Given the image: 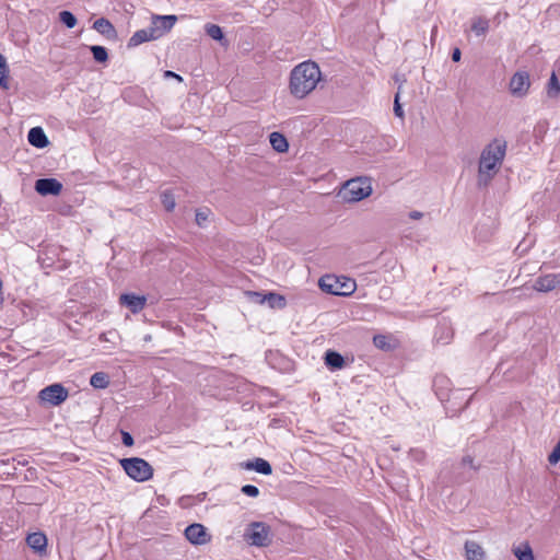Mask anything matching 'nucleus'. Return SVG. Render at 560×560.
Listing matches in <instances>:
<instances>
[{
	"label": "nucleus",
	"instance_id": "nucleus-1",
	"mask_svg": "<svg viewBox=\"0 0 560 560\" xmlns=\"http://www.w3.org/2000/svg\"><path fill=\"white\" fill-rule=\"evenodd\" d=\"M508 143L504 139L495 138L481 151L478 161L477 186L487 187L500 172L506 154Z\"/></svg>",
	"mask_w": 560,
	"mask_h": 560
},
{
	"label": "nucleus",
	"instance_id": "nucleus-2",
	"mask_svg": "<svg viewBox=\"0 0 560 560\" xmlns=\"http://www.w3.org/2000/svg\"><path fill=\"white\" fill-rule=\"evenodd\" d=\"M322 73L313 61H304L295 66L290 74V92L298 98L310 94L318 84Z\"/></svg>",
	"mask_w": 560,
	"mask_h": 560
},
{
	"label": "nucleus",
	"instance_id": "nucleus-3",
	"mask_svg": "<svg viewBox=\"0 0 560 560\" xmlns=\"http://www.w3.org/2000/svg\"><path fill=\"white\" fill-rule=\"evenodd\" d=\"M355 282L352 279L336 276H324L319 279V288L334 295H349L355 290Z\"/></svg>",
	"mask_w": 560,
	"mask_h": 560
},
{
	"label": "nucleus",
	"instance_id": "nucleus-4",
	"mask_svg": "<svg viewBox=\"0 0 560 560\" xmlns=\"http://www.w3.org/2000/svg\"><path fill=\"white\" fill-rule=\"evenodd\" d=\"M120 465L125 472L133 480L142 482L152 478L153 468L144 459L139 457L124 458Z\"/></svg>",
	"mask_w": 560,
	"mask_h": 560
},
{
	"label": "nucleus",
	"instance_id": "nucleus-5",
	"mask_svg": "<svg viewBox=\"0 0 560 560\" xmlns=\"http://www.w3.org/2000/svg\"><path fill=\"white\" fill-rule=\"evenodd\" d=\"M244 537L247 542L256 547H267L272 541L271 528L264 522L250 523L244 533Z\"/></svg>",
	"mask_w": 560,
	"mask_h": 560
},
{
	"label": "nucleus",
	"instance_id": "nucleus-6",
	"mask_svg": "<svg viewBox=\"0 0 560 560\" xmlns=\"http://www.w3.org/2000/svg\"><path fill=\"white\" fill-rule=\"evenodd\" d=\"M372 192V187L366 178H354L348 180L342 190V197L349 202L360 201L369 197Z\"/></svg>",
	"mask_w": 560,
	"mask_h": 560
},
{
	"label": "nucleus",
	"instance_id": "nucleus-7",
	"mask_svg": "<svg viewBox=\"0 0 560 560\" xmlns=\"http://www.w3.org/2000/svg\"><path fill=\"white\" fill-rule=\"evenodd\" d=\"M530 88L529 74L526 71H517L509 83V90L514 97H525Z\"/></svg>",
	"mask_w": 560,
	"mask_h": 560
},
{
	"label": "nucleus",
	"instance_id": "nucleus-8",
	"mask_svg": "<svg viewBox=\"0 0 560 560\" xmlns=\"http://www.w3.org/2000/svg\"><path fill=\"white\" fill-rule=\"evenodd\" d=\"M68 390L61 384H52L39 392V398L52 406H58L68 398Z\"/></svg>",
	"mask_w": 560,
	"mask_h": 560
},
{
	"label": "nucleus",
	"instance_id": "nucleus-9",
	"mask_svg": "<svg viewBox=\"0 0 560 560\" xmlns=\"http://www.w3.org/2000/svg\"><path fill=\"white\" fill-rule=\"evenodd\" d=\"M177 21L176 15H154L150 25L156 39L170 32Z\"/></svg>",
	"mask_w": 560,
	"mask_h": 560
},
{
	"label": "nucleus",
	"instance_id": "nucleus-10",
	"mask_svg": "<svg viewBox=\"0 0 560 560\" xmlns=\"http://www.w3.org/2000/svg\"><path fill=\"white\" fill-rule=\"evenodd\" d=\"M185 537L192 545H206L211 539L207 528L199 523H194L187 526L185 529Z\"/></svg>",
	"mask_w": 560,
	"mask_h": 560
},
{
	"label": "nucleus",
	"instance_id": "nucleus-11",
	"mask_svg": "<svg viewBox=\"0 0 560 560\" xmlns=\"http://www.w3.org/2000/svg\"><path fill=\"white\" fill-rule=\"evenodd\" d=\"M533 288L536 291L544 293L560 289V273H547L539 276L535 280Z\"/></svg>",
	"mask_w": 560,
	"mask_h": 560
},
{
	"label": "nucleus",
	"instance_id": "nucleus-12",
	"mask_svg": "<svg viewBox=\"0 0 560 560\" xmlns=\"http://www.w3.org/2000/svg\"><path fill=\"white\" fill-rule=\"evenodd\" d=\"M119 304L130 310L132 314H138L147 305L145 295H137L135 293H124L119 296Z\"/></svg>",
	"mask_w": 560,
	"mask_h": 560
},
{
	"label": "nucleus",
	"instance_id": "nucleus-13",
	"mask_svg": "<svg viewBox=\"0 0 560 560\" xmlns=\"http://www.w3.org/2000/svg\"><path fill=\"white\" fill-rule=\"evenodd\" d=\"M35 190L42 196H58L62 190V184L55 178H40L35 183Z\"/></svg>",
	"mask_w": 560,
	"mask_h": 560
},
{
	"label": "nucleus",
	"instance_id": "nucleus-14",
	"mask_svg": "<svg viewBox=\"0 0 560 560\" xmlns=\"http://www.w3.org/2000/svg\"><path fill=\"white\" fill-rule=\"evenodd\" d=\"M249 295L257 303L264 304L265 302H268V304L271 307H283L285 304L284 298L277 293H268V294L261 295L260 293H257V292H249Z\"/></svg>",
	"mask_w": 560,
	"mask_h": 560
},
{
	"label": "nucleus",
	"instance_id": "nucleus-15",
	"mask_svg": "<svg viewBox=\"0 0 560 560\" xmlns=\"http://www.w3.org/2000/svg\"><path fill=\"white\" fill-rule=\"evenodd\" d=\"M464 549L467 560H487L486 551L474 540H467L464 545Z\"/></svg>",
	"mask_w": 560,
	"mask_h": 560
},
{
	"label": "nucleus",
	"instance_id": "nucleus-16",
	"mask_svg": "<svg viewBox=\"0 0 560 560\" xmlns=\"http://www.w3.org/2000/svg\"><path fill=\"white\" fill-rule=\"evenodd\" d=\"M156 37L154 36L151 27L142 28L133 33V35L128 40V47H137L143 43L155 40Z\"/></svg>",
	"mask_w": 560,
	"mask_h": 560
},
{
	"label": "nucleus",
	"instance_id": "nucleus-17",
	"mask_svg": "<svg viewBox=\"0 0 560 560\" xmlns=\"http://www.w3.org/2000/svg\"><path fill=\"white\" fill-rule=\"evenodd\" d=\"M28 142L38 149H43L48 145L49 141L44 130L40 127H34L28 131Z\"/></svg>",
	"mask_w": 560,
	"mask_h": 560
},
{
	"label": "nucleus",
	"instance_id": "nucleus-18",
	"mask_svg": "<svg viewBox=\"0 0 560 560\" xmlns=\"http://www.w3.org/2000/svg\"><path fill=\"white\" fill-rule=\"evenodd\" d=\"M93 28L107 38H114L116 36L114 25L105 18L97 19L93 23Z\"/></svg>",
	"mask_w": 560,
	"mask_h": 560
},
{
	"label": "nucleus",
	"instance_id": "nucleus-19",
	"mask_svg": "<svg viewBox=\"0 0 560 560\" xmlns=\"http://www.w3.org/2000/svg\"><path fill=\"white\" fill-rule=\"evenodd\" d=\"M453 335H454L453 328L446 322H443V323H440L436 328L435 339L438 342L447 345L452 340Z\"/></svg>",
	"mask_w": 560,
	"mask_h": 560
},
{
	"label": "nucleus",
	"instance_id": "nucleus-20",
	"mask_svg": "<svg viewBox=\"0 0 560 560\" xmlns=\"http://www.w3.org/2000/svg\"><path fill=\"white\" fill-rule=\"evenodd\" d=\"M26 542L32 549L43 551L47 546V538L43 533H33L27 536Z\"/></svg>",
	"mask_w": 560,
	"mask_h": 560
},
{
	"label": "nucleus",
	"instance_id": "nucleus-21",
	"mask_svg": "<svg viewBox=\"0 0 560 560\" xmlns=\"http://www.w3.org/2000/svg\"><path fill=\"white\" fill-rule=\"evenodd\" d=\"M325 364L331 370L342 369L345 365V359L340 353L328 350L325 353Z\"/></svg>",
	"mask_w": 560,
	"mask_h": 560
},
{
	"label": "nucleus",
	"instance_id": "nucleus-22",
	"mask_svg": "<svg viewBox=\"0 0 560 560\" xmlns=\"http://www.w3.org/2000/svg\"><path fill=\"white\" fill-rule=\"evenodd\" d=\"M245 468L256 470L262 475H270L272 472L271 465L264 458H256L253 462H247L245 464Z\"/></svg>",
	"mask_w": 560,
	"mask_h": 560
},
{
	"label": "nucleus",
	"instance_id": "nucleus-23",
	"mask_svg": "<svg viewBox=\"0 0 560 560\" xmlns=\"http://www.w3.org/2000/svg\"><path fill=\"white\" fill-rule=\"evenodd\" d=\"M270 144L279 153L288 151L289 144L285 137L279 132H271L269 136Z\"/></svg>",
	"mask_w": 560,
	"mask_h": 560
},
{
	"label": "nucleus",
	"instance_id": "nucleus-24",
	"mask_svg": "<svg viewBox=\"0 0 560 560\" xmlns=\"http://www.w3.org/2000/svg\"><path fill=\"white\" fill-rule=\"evenodd\" d=\"M471 31L476 36H485L489 31V20L482 16L472 19Z\"/></svg>",
	"mask_w": 560,
	"mask_h": 560
},
{
	"label": "nucleus",
	"instance_id": "nucleus-25",
	"mask_svg": "<svg viewBox=\"0 0 560 560\" xmlns=\"http://www.w3.org/2000/svg\"><path fill=\"white\" fill-rule=\"evenodd\" d=\"M513 553L517 560H535L532 547L527 542L514 547Z\"/></svg>",
	"mask_w": 560,
	"mask_h": 560
},
{
	"label": "nucleus",
	"instance_id": "nucleus-26",
	"mask_svg": "<svg viewBox=\"0 0 560 560\" xmlns=\"http://www.w3.org/2000/svg\"><path fill=\"white\" fill-rule=\"evenodd\" d=\"M90 384L92 387L97 389L106 388L109 384V377L104 372H96L90 378Z\"/></svg>",
	"mask_w": 560,
	"mask_h": 560
},
{
	"label": "nucleus",
	"instance_id": "nucleus-27",
	"mask_svg": "<svg viewBox=\"0 0 560 560\" xmlns=\"http://www.w3.org/2000/svg\"><path fill=\"white\" fill-rule=\"evenodd\" d=\"M547 94L551 98H556L560 94V83L555 72L551 73L547 85Z\"/></svg>",
	"mask_w": 560,
	"mask_h": 560
},
{
	"label": "nucleus",
	"instance_id": "nucleus-28",
	"mask_svg": "<svg viewBox=\"0 0 560 560\" xmlns=\"http://www.w3.org/2000/svg\"><path fill=\"white\" fill-rule=\"evenodd\" d=\"M205 30H206L207 35L210 36L212 39H214V40L223 39V32L219 25L209 23L206 25Z\"/></svg>",
	"mask_w": 560,
	"mask_h": 560
},
{
	"label": "nucleus",
	"instance_id": "nucleus-29",
	"mask_svg": "<svg viewBox=\"0 0 560 560\" xmlns=\"http://www.w3.org/2000/svg\"><path fill=\"white\" fill-rule=\"evenodd\" d=\"M91 51L93 54V58L97 61V62H105L107 61L108 59V54H107V50L105 47L103 46H91Z\"/></svg>",
	"mask_w": 560,
	"mask_h": 560
},
{
	"label": "nucleus",
	"instance_id": "nucleus-30",
	"mask_svg": "<svg viewBox=\"0 0 560 560\" xmlns=\"http://www.w3.org/2000/svg\"><path fill=\"white\" fill-rule=\"evenodd\" d=\"M59 20L68 28H73L77 25V18L70 11H61L59 13Z\"/></svg>",
	"mask_w": 560,
	"mask_h": 560
},
{
	"label": "nucleus",
	"instance_id": "nucleus-31",
	"mask_svg": "<svg viewBox=\"0 0 560 560\" xmlns=\"http://www.w3.org/2000/svg\"><path fill=\"white\" fill-rule=\"evenodd\" d=\"M8 72H9V68H8L5 58L0 54V86L4 88V89L8 88V82H7Z\"/></svg>",
	"mask_w": 560,
	"mask_h": 560
},
{
	"label": "nucleus",
	"instance_id": "nucleus-32",
	"mask_svg": "<svg viewBox=\"0 0 560 560\" xmlns=\"http://www.w3.org/2000/svg\"><path fill=\"white\" fill-rule=\"evenodd\" d=\"M210 213H211V211L208 208L198 209L196 211V218H195L197 225H199L201 228L205 226L206 222L209 219Z\"/></svg>",
	"mask_w": 560,
	"mask_h": 560
},
{
	"label": "nucleus",
	"instance_id": "nucleus-33",
	"mask_svg": "<svg viewBox=\"0 0 560 560\" xmlns=\"http://www.w3.org/2000/svg\"><path fill=\"white\" fill-rule=\"evenodd\" d=\"M162 205L164 206L165 210L172 211L175 208V199L172 194L164 192L162 195Z\"/></svg>",
	"mask_w": 560,
	"mask_h": 560
},
{
	"label": "nucleus",
	"instance_id": "nucleus-34",
	"mask_svg": "<svg viewBox=\"0 0 560 560\" xmlns=\"http://www.w3.org/2000/svg\"><path fill=\"white\" fill-rule=\"evenodd\" d=\"M373 343L376 348L382 350H387L390 348L387 337L383 335L374 336Z\"/></svg>",
	"mask_w": 560,
	"mask_h": 560
},
{
	"label": "nucleus",
	"instance_id": "nucleus-35",
	"mask_svg": "<svg viewBox=\"0 0 560 560\" xmlns=\"http://www.w3.org/2000/svg\"><path fill=\"white\" fill-rule=\"evenodd\" d=\"M242 493L245 495L257 498L259 495V489L253 485H245L241 489Z\"/></svg>",
	"mask_w": 560,
	"mask_h": 560
},
{
	"label": "nucleus",
	"instance_id": "nucleus-36",
	"mask_svg": "<svg viewBox=\"0 0 560 560\" xmlns=\"http://www.w3.org/2000/svg\"><path fill=\"white\" fill-rule=\"evenodd\" d=\"M560 460V441L556 444L552 452L548 456V462L552 465Z\"/></svg>",
	"mask_w": 560,
	"mask_h": 560
},
{
	"label": "nucleus",
	"instance_id": "nucleus-37",
	"mask_svg": "<svg viewBox=\"0 0 560 560\" xmlns=\"http://www.w3.org/2000/svg\"><path fill=\"white\" fill-rule=\"evenodd\" d=\"M394 113L397 117L402 118L404 117V110L401 105L399 104V93L395 95L394 101Z\"/></svg>",
	"mask_w": 560,
	"mask_h": 560
},
{
	"label": "nucleus",
	"instance_id": "nucleus-38",
	"mask_svg": "<svg viewBox=\"0 0 560 560\" xmlns=\"http://www.w3.org/2000/svg\"><path fill=\"white\" fill-rule=\"evenodd\" d=\"M462 466L463 467H469V469L471 470H476L477 467L474 466V459L471 456L467 455V456H464L463 459H462Z\"/></svg>",
	"mask_w": 560,
	"mask_h": 560
},
{
	"label": "nucleus",
	"instance_id": "nucleus-39",
	"mask_svg": "<svg viewBox=\"0 0 560 560\" xmlns=\"http://www.w3.org/2000/svg\"><path fill=\"white\" fill-rule=\"evenodd\" d=\"M121 440H122L124 445H126V446H132L133 445V438L128 432H122L121 433Z\"/></svg>",
	"mask_w": 560,
	"mask_h": 560
},
{
	"label": "nucleus",
	"instance_id": "nucleus-40",
	"mask_svg": "<svg viewBox=\"0 0 560 560\" xmlns=\"http://www.w3.org/2000/svg\"><path fill=\"white\" fill-rule=\"evenodd\" d=\"M462 52L458 48H455L452 52V60L458 62L460 60Z\"/></svg>",
	"mask_w": 560,
	"mask_h": 560
},
{
	"label": "nucleus",
	"instance_id": "nucleus-41",
	"mask_svg": "<svg viewBox=\"0 0 560 560\" xmlns=\"http://www.w3.org/2000/svg\"><path fill=\"white\" fill-rule=\"evenodd\" d=\"M164 77H165V78H175V79H177L178 81H182V77H180V75H178V74H176L175 72L170 71V70H167V71H165V72H164Z\"/></svg>",
	"mask_w": 560,
	"mask_h": 560
},
{
	"label": "nucleus",
	"instance_id": "nucleus-42",
	"mask_svg": "<svg viewBox=\"0 0 560 560\" xmlns=\"http://www.w3.org/2000/svg\"><path fill=\"white\" fill-rule=\"evenodd\" d=\"M410 219L412 220H419L423 217L422 212L420 211H412L409 213Z\"/></svg>",
	"mask_w": 560,
	"mask_h": 560
},
{
	"label": "nucleus",
	"instance_id": "nucleus-43",
	"mask_svg": "<svg viewBox=\"0 0 560 560\" xmlns=\"http://www.w3.org/2000/svg\"><path fill=\"white\" fill-rule=\"evenodd\" d=\"M100 339H101V340H104V341H107V340H108V337H106V334H102V335L100 336Z\"/></svg>",
	"mask_w": 560,
	"mask_h": 560
},
{
	"label": "nucleus",
	"instance_id": "nucleus-44",
	"mask_svg": "<svg viewBox=\"0 0 560 560\" xmlns=\"http://www.w3.org/2000/svg\"><path fill=\"white\" fill-rule=\"evenodd\" d=\"M436 32H438V27L434 26L433 30H432V37L435 35Z\"/></svg>",
	"mask_w": 560,
	"mask_h": 560
}]
</instances>
